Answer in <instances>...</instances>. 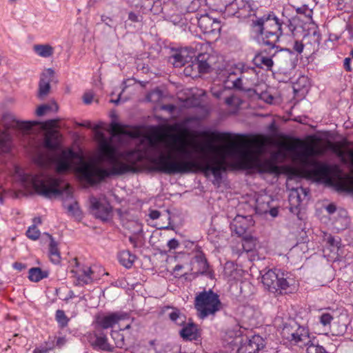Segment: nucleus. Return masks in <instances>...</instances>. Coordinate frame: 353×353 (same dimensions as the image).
<instances>
[{
  "mask_svg": "<svg viewBox=\"0 0 353 353\" xmlns=\"http://www.w3.org/2000/svg\"><path fill=\"white\" fill-rule=\"evenodd\" d=\"M201 135L210 139L201 148V150L211 154H217L222 149L224 155L221 159L214 157L203 163L192 160V152L185 147L184 138L178 137H174L172 143L164 142L163 148L168 150L177 152L182 157L181 160L174 159L170 152L167 153L163 152L156 142H150L151 147L158 153L157 156L149 158V161L153 165L151 170L169 175L201 172L206 177H209L212 174L214 180L219 182L222 179V172L226 171L225 159V157H228L234 160L236 166L240 169L253 170L261 174L276 175L281 174L280 167L273 161L261 160L254 154L252 151L248 148V141L244 139V135L237 134L236 137L239 138L238 143L232 141L223 148L214 144V141H229L233 138L232 134L203 131Z\"/></svg>",
  "mask_w": 353,
  "mask_h": 353,
  "instance_id": "f257e3e1",
  "label": "nucleus"
},
{
  "mask_svg": "<svg viewBox=\"0 0 353 353\" xmlns=\"http://www.w3.org/2000/svg\"><path fill=\"white\" fill-rule=\"evenodd\" d=\"M99 150L102 158L112 165V168L108 170L96 165L85 164L78 171L81 179L91 186L100 183L112 175L135 172L137 164L144 159L143 152L139 150L119 152L111 139H103Z\"/></svg>",
  "mask_w": 353,
  "mask_h": 353,
  "instance_id": "f03ea898",
  "label": "nucleus"
},
{
  "mask_svg": "<svg viewBox=\"0 0 353 353\" xmlns=\"http://www.w3.org/2000/svg\"><path fill=\"white\" fill-rule=\"evenodd\" d=\"M284 21L279 19L274 12H270L262 17L251 21L252 32L257 37L259 42L265 46L277 49L276 43L283 34Z\"/></svg>",
  "mask_w": 353,
  "mask_h": 353,
  "instance_id": "7ed1b4c3",
  "label": "nucleus"
},
{
  "mask_svg": "<svg viewBox=\"0 0 353 353\" xmlns=\"http://www.w3.org/2000/svg\"><path fill=\"white\" fill-rule=\"evenodd\" d=\"M30 180L34 191L41 196L50 199L53 196H60L66 192L71 194L70 186L67 185L61 188V180L41 170L39 173L30 174L27 176Z\"/></svg>",
  "mask_w": 353,
  "mask_h": 353,
  "instance_id": "20e7f679",
  "label": "nucleus"
},
{
  "mask_svg": "<svg viewBox=\"0 0 353 353\" xmlns=\"http://www.w3.org/2000/svg\"><path fill=\"white\" fill-rule=\"evenodd\" d=\"M281 334L284 339L300 347H306L312 339L308 328L300 325L293 319L284 323Z\"/></svg>",
  "mask_w": 353,
  "mask_h": 353,
  "instance_id": "39448f33",
  "label": "nucleus"
},
{
  "mask_svg": "<svg viewBox=\"0 0 353 353\" xmlns=\"http://www.w3.org/2000/svg\"><path fill=\"white\" fill-rule=\"evenodd\" d=\"M194 305L199 313V317L202 319L210 315H214L222 308L219 296L212 290H204L197 294Z\"/></svg>",
  "mask_w": 353,
  "mask_h": 353,
  "instance_id": "423d86ee",
  "label": "nucleus"
},
{
  "mask_svg": "<svg viewBox=\"0 0 353 353\" xmlns=\"http://www.w3.org/2000/svg\"><path fill=\"white\" fill-rule=\"evenodd\" d=\"M292 281L288 273L278 269L269 270L262 276L264 287L274 294H282L283 290H286L292 285L290 282Z\"/></svg>",
  "mask_w": 353,
  "mask_h": 353,
  "instance_id": "0eeeda50",
  "label": "nucleus"
},
{
  "mask_svg": "<svg viewBox=\"0 0 353 353\" xmlns=\"http://www.w3.org/2000/svg\"><path fill=\"white\" fill-rule=\"evenodd\" d=\"M304 165L307 167V174L310 178L316 181L330 183L332 176L338 168L327 163L315 159H305Z\"/></svg>",
  "mask_w": 353,
  "mask_h": 353,
  "instance_id": "6e6552de",
  "label": "nucleus"
},
{
  "mask_svg": "<svg viewBox=\"0 0 353 353\" xmlns=\"http://www.w3.org/2000/svg\"><path fill=\"white\" fill-rule=\"evenodd\" d=\"M214 57L209 53H200L191 63L184 69V73L187 76L196 77L200 73H208L212 67Z\"/></svg>",
  "mask_w": 353,
  "mask_h": 353,
  "instance_id": "1a4fd4ad",
  "label": "nucleus"
},
{
  "mask_svg": "<svg viewBox=\"0 0 353 353\" xmlns=\"http://www.w3.org/2000/svg\"><path fill=\"white\" fill-rule=\"evenodd\" d=\"M268 48L261 50L258 52L253 59L254 64L261 69L267 71H271L274 65L272 58L276 56L279 52H292L290 49L281 48L278 46L277 49L272 50V46H267Z\"/></svg>",
  "mask_w": 353,
  "mask_h": 353,
  "instance_id": "9d476101",
  "label": "nucleus"
},
{
  "mask_svg": "<svg viewBox=\"0 0 353 353\" xmlns=\"http://www.w3.org/2000/svg\"><path fill=\"white\" fill-rule=\"evenodd\" d=\"M129 319L130 314L123 311L98 314L95 317L96 329L112 328L119 321Z\"/></svg>",
  "mask_w": 353,
  "mask_h": 353,
  "instance_id": "9b49d317",
  "label": "nucleus"
},
{
  "mask_svg": "<svg viewBox=\"0 0 353 353\" xmlns=\"http://www.w3.org/2000/svg\"><path fill=\"white\" fill-rule=\"evenodd\" d=\"M73 261L75 266L77 268V270H71L72 276L75 279L74 283L76 285L81 286L92 283L94 278L93 276L94 272L91 268L87 266L81 267L77 258H74Z\"/></svg>",
  "mask_w": 353,
  "mask_h": 353,
  "instance_id": "f8f14e48",
  "label": "nucleus"
},
{
  "mask_svg": "<svg viewBox=\"0 0 353 353\" xmlns=\"http://www.w3.org/2000/svg\"><path fill=\"white\" fill-rule=\"evenodd\" d=\"M57 123V120L50 119L44 123L45 127L50 128L46 132L43 141L44 147L48 150H55L59 148L60 145L61 134L59 132L52 129L56 127Z\"/></svg>",
  "mask_w": 353,
  "mask_h": 353,
  "instance_id": "ddd939ff",
  "label": "nucleus"
},
{
  "mask_svg": "<svg viewBox=\"0 0 353 353\" xmlns=\"http://www.w3.org/2000/svg\"><path fill=\"white\" fill-rule=\"evenodd\" d=\"M199 28L205 34L216 35L221 31L219 21L210 17L208 14L196 17Z\"/></svg>",
  "mask_w": 353,
  "mask_h": 353,
  "instance_id": "4468645a",
  "label": "nucleus"
},
{
  "mask_svg": "<svg viewBox=\"0 0 353 353\" xmlns=\"http://www.w3.org/2000/svg\"><path fill=\"white\" fill-rule=\"evenodd\" d=\"M77 157V154L72 149L63 150L55 161L56 172L63 174L72 169V160Z\"/></svg>",
  "mask_w": 353,
  "mask_h": 353,
  "instance_id": "2eb2a0df",
  "label": "nucleus"
},
{
  "mask_svg": "<svg viewBox=\"0 0 353 353\" xmlns=\"http://www.w3.org/2000/svg\"><path fill=\"white\" fill-rule=\"evenodd\" d=\"M89 201L90 210L96 218L103 221L109 219L112 212V207L109 203H102L94 196H90Z\"/></svg>",
  "mask_w": 353,
  "mask_h": 353,
  "instance_id": "dca6fc26",
  "label": "nucleus"
},
{
  "mask_svg": "<svg viewBox=\"0 0 353 353\" xmlns=\"http://www.w3.org/2000/svg\"><path fill=\"white\" fill-rule=\"evenodd\" d=\"M194 52L190 49L182 48L173 51L172 55L169 57V62H170L175 68H181L184 66L186 63L191 62Z\"/></svg>",
  "mask_w": 353,
  "mask_h": 353,
  "instance_id": "f3484780",
  "label": "nucleus"
},
{
  "mask_svg": "<svg viewBox=\"0 0 353 353\" xmlns=\"http://www.w3.org/2000/svg\"><path fill=\"white\" fill-rule=\"evenodd\" d=\"M182 326V329L179 331V335L184 341H201V331L198 325L191 321L185 322Z\"/></svg>",
  "mask_w": 353,
  "mask_h": 353,
  "instance_id": "a211bd4d",
  "label": "nucleus"
},
{
  "mask_svg": "<svg viewBox=\"0 0 353 353\" xmlns=\"http://www.w3.org/2000/svg\"><path fill=\"white\" fill-rule=\"evenodd\" d=\"M236 69L239 71V76L244 81L245 85L249 88V86L256 85L258 74L254 68L241 64Z\"/></svg>",
  "mask_w": 353,
  "mask_h": 353,
  "instance_id": "6ab92c4d",
  "label": "nucleus"
},
{
  "mask_svg": "<svg viewBox=\"0 0 353 353\" xmlns=\"http://www.w3.org/2000/svg\"><path fill=\"white\" fill-rule=\"evenodd\" d=\"M230 228L237 235L243 236L248 229L247 217L240 215L236 216L231 222Z\"/></svg>",
  "mask_w": 353,
  "mask_h": 353,
  "instance_id": "aec40b11",
  "label": "nucleus"
},
{
  "mask_svg": "<svg viewBox=\"0 0 353 353\" xmlns=\"http://www.w3.org/2000/svg\"><path fill=\"white\" fill-rule=\"evenodd\" d=\"M54 75V70L48 68L46 72L42 74L39 81V96L43 97L48 94L50 89V81Z\"/></svg>",
  "mask_w": 353,
  "mask_h": 353,
  "instance_id": "412c9836",
  "label": "nucleus"
},
{
  "mask_svg": "<svg viewBox=\"0 0 353 353\" xmlns=\"http://www.w3.org/2000/svg\"><path fill=\"white\" fill-rule=\"evenodd\" d=\"M95 336L96 340L94 343L95 347L103 351H113L114 347L108 342V338L103 332L96 329Z\"/></svg>",
  "mask_w": 353,
  "mask_h": 353,
  "instance_id": "4be33fe9",
  "label": "nucleus"
},
{
  "mask_svg": "<svg viewBox=\"0 0 353 353\" xmlns=\"http://www.w3.org/2000/svg\"><path fill=\"white\" fill-rule=\"evenodd\" d=\"M135 259L136 256L129 250H122L118 254L119 263L126 268H130L132 266Z\"/></svg>",
  "mask_w": 353,
  "mask_h": 353,
  "instance_id": "5701e85b",
  "label": "nucleus"
},
{
  "mask_svg": "<svg viewBox=\"0 0 353 353\" xmlns=\"http://www.w3.org/2000/svg\"><path fill=\"white\" fill-rule=\"evenodd\" d=\"M323 154V150L316 148L314 146L307 145L304 148V150L302 152L299 154V157L302 159L303 163L304 164V161L305 159H310V157L321 156Z\"/></svg>",
  "mask_w": 353,
  "mask_h": 353,
  "instance_id": "b1692460",
  "label": "nucleus"
},
{
  "mask_svg": "<svg viewBox=\"0 0 353 353\" xmlns=\"http://www.w3.org/2000/svg\"><path fill=\"white\" fill-rule=\"evenodd\" d=\"M50 239L49 244V254L51 261L54 264H58L61 261V255L58 249L57 243L54 241V238L48 234Z\"/></svg>",
  "mask_w": 353,
  "mask_h": 353,
  "instance_id": "393cba45",
  "label": "nucleus"
},
{
  "mask_svg": "<svg viewBox=\"0 0 353 353\" xmlns=\"http://www.w3.org/2000/svg\"><path fill=\"white\" fill-rule=\"evenodd\" d=\"M33 50L37 55L43 58H48L54 54V48L49 44L34 45Z\"/></svg>",
  "mask_w": 353,
  "mask_h": 353,
  "instance_id": "a878e982",
  "label": "nucleus"
},
{
  "mask_svg": "<svg viewBox=\"0 0 353 353\" xmlns=\"http://www.w3.org/2000/svg\"><path fill=\"white\" fill-rule=\"evenodd\" d=\"M49 272L46 270H42L40 268H32L28 271V279L32 282H39L43 279L47 278Z\"/></svg>",
  "mask_w": 353,
  "mask_h": 353,
  "instance_id": "bb28decb",
  "label": "nucleus"
},
{
  "mask_svg": "<svg viewBox=\"0 0 353 353\" xmlns=\"http://www.w3.org/2000/svg\"><path fill=\"white\" fill-rule=\"evenodd\" d=\"M194 259L199 266L198 272L201 274H206L209 269V263L204 253L201 251L194 256Z\"/></svg>",
  "mask_w": 353,
  "mask_h": 353,
  "instance_id": "cd10ccee",
  "label": "nucleus"
},
{
  "mask_svg": "<svg viewBox=\"0 0 353 353\" xmlns=\"http://www.w3.org/2000/svg\"><path fill=\"white\" fill-rule=\"evenodd\" d=\"M168 316L172 322L179 326H182L186 322L185 315L177 308H172Z\"/></svg>",
  "mask_w": 353,
  "mask_h": 353,
  "instance_id": "c85d7f7f",
  "label": "nucleus"
},
{
  "mask_svg": "<svg viewBox=\"0 0 353 353\" xmlns=\"http://www.w3.org/2000/svg\"><path fill=\"white\" fill-rule=\"evenodd\" d=\"M252 347L256 353H263V349L265 346L264 339L259 335H254L249 340Z\"/></svg>",
  "mask_w": 353,
  "mask_h": 353,
  "instance_id": "c756f323",
  "label": "nucleus"
},
{
  "mask_svg": "<svg viewBox=\"0 0 353 353\" xmlns=\"http://www.w3.org/2000/svg\"><path fill=\"white\" fill-rule=\"evenodd\" d=\"M242 4L241 8H239V10H244L248 12V16H255L256 12L258 9V6L254 3L253 1H249L244 2L243 0H239ZM236 4H239V0H235Z\"/></svg>",
  "mask_w": 353,
  "mask_h": 353,
  "instance_id": "7c9ffc66",
  "label": "nucleus"
},
{
  "mask_svg": "<svg viewBox=\"0 0 353 353\" xmlns=\"http://www.w3.org/2000/svg\"><path fill=\"white\" fill-rule=\"evenodd\" d=\"M334 320V316L329 312H323L319 316V322L321 325L327 331L331 330V324Z\"/></svg>",
  "mask_w": 353,
  "mask_h": 353,
  "instance_id": "2f4dec72",
  "label": "nucleus"
},
{
  "mask_svg": "<svg viewBox=\"0 0 353 353\" xmlns=\"http://www.w3.org/2000/svg\"><path fill=\"white\" fill-rule=\"evenodd\" d=\"M306 347L307 353H329L323 346L319 345V340L315 336H312L311 342Z\"/></svg>",
  "mask_w": 353,
  "mask_h": 353,
  "instance_id": "473e14b6",
  "label": "nucleus"
},
{
  "mask_svg": "<svg viewBox=\"0 0 353 353\" xmlns=\"http://www.w3.org/2000/svg\"><path fill=\"white\" fill-rule=\"evenodd\" d=\"M11 137L6 132L0 134V151L3 153H8L10 150Z\"/></svg>",
  "mask_w": 353,
  "mask_h": 353,
  "instance_id": "72a5a7b5",
  "label": "nucleus"
},
{
  "mask_svg": "<svg viewBox=\"0 0 353 353\" xmlns=\"http://www.w3.org/2000/svg\"><path fill=\"white\" fill-rule=\"evenodd\" d=\"M58 110V105L55 102L51 103L43 104L39 106L37 109L36 113L39 117L43 116L48 112H57Z\"/></svg>",
  "mask_w": 353,
  "mask_h": 353,
  "instance_id": "f704fd0d",
  "label": "nucleus"
},
{
  "mask_svg": "<svg viewBox=\"0 0 353 353\" xmlns=\"http://www.w3.org/2000/svg\"><path fill=\"white\" fill-rule=\"evenodd\" d=\"M232 88L239 91L257 94V91L256 90L251 88H248L246 85H245L244 81L242 80L240 76L232 81Z\"/></svg>",
  "mask_w": 353,
  "mask_h": 353,
  "instance_id": "c9c22d12",
  "label": "nucleus"
},
{
  "mask_svg": "<svg viewBox=\"0 0 353 353\" xmlns=\"http://www.w3.org/2000/svg\"><path fill=\"white\" fill-rule=\"evenodd\" d=\"M55 338H49L45 344L40 345L34 350L33 353H48L55 347Z\"/></svg>",
  "mask_w": 353,
  "mask_h": 353,
  "instance_id": "e433bc0d",
  "label": "nucleus"
},
{
  "mask_svg": "<svg viewBox=\"0 0 353 353\" xmlns=\"http://www.w3.org/2000/svg\"><path fill=\"white\" fill-rule=\"evenodd\" d=\"M55 319L61 327H66L70 321L69 318L65 315L64 311L61 310H57L56 311Z\"/></svg>",
  "mask_w": 353,
  "mask_h": 353,
  "instance_id": "4c0bfd02",
  "label": "nucleus"
},
{
  "mask_svg": "<svg viewBox=\"0 0 353 353\" xmlns=\"http://www.w3.org/2000/svg\"><path fill=\"white\" fill-rule=\"evenodd\" d=\"M255 239L250 235L243 237L242 248L246 252L252 251L255 248Z\"/></svg>",
  "mask_w": 353,
  "mask_h": 353,
  "instance_id": "58836bf2",
  "label": "nucleus"
},
{
  "mask_svg": "<svg viewBox=\"0 0 353 353\" xmlns=\"http://www.w3.org/2000/svg\"><path fill=\"white\" fill-rule=\"evenodd\" d=\"M294 19H288L287 21H284V26H283V34H292L293 37L295 36V30L296 29V26L294 23Z\"/></svg>",
  "mask_w": 353,
  "mask_h": 353,
  "instance_id": "ea45409f",
  "label": "nucleus"
},
{
  "mask_svg": "<svg viewBox=\"0 0 353 353\" xmlns=\"http://www.w3.org/2000/svg\"><path fill=\"white\" fill-rule=\"evenodd\" d=\"M330 148L332 151L335 153L339 158H341L343 163H347V160L345 158V153L342 149V146L339 144H330Z\"/></svg>",
  "mask_w": 353,
  "mask_h": 353,
  "instance_id": "a19ab883",
  "label": "nucleus"
},
{
  "mask_svg": "<svg viewBox=\"0 0 353 353\" xmlns=\"http://www.w3.org/2000/svg\"><path fill=\"white\" fill-rule=\"evenodd\" d=\"M162 96V92L159 89H155L147 94L146 99L148 101L157 103L161 99Z\"/></svg>",
  "mask_w": 353,
  "mask_h": 353,
  "instance_id": "79ce46f5",
  "label": "nucleus"
},
{
  "mask_svg": "<svg viewBox=\"0 0 353 353\" xmlns=\"http://www.w3.org/2000/svg\"><path fill=\"white\" fill-rule=\"evenodd\" d=\"M26 236L30 239L37 240L40 236V231L35 225H32L27 230Z\"/></svg>",
  "mask_w": 353,
  "mask_h": 353,
  "instance_id": "37998d69",
  "label": "nucleus"
},
{
  "mask_svg": "<svg viewBox=\"0 0 353 353\" xmlns=\"http://www.w3.org/2000/svg\"><path fill=\"white\" fill-rule=\"evenodd\" d=\"M291 48H289L292 52H289L290 54H292L293 52H296V54H301L303 52L304 44L302 41L294 39L291 43Z\"/></svg>",
  "mask_w": 353,
  "mask_h": 353,
  "instance_id": "c03bdc74",
  "label": "nucleus"
},
{
  "mask_svg": "<svg viewBox=\"0 0 353 353\" xmlns=\"http://www.w3.org/2000/svg\"><path fill=\"white\" fill-rule=\"evenodd\" d=\"M296 11L298 14H303L307 19H312L313 11L312 9H310L307 6L303 5L299 7L296 9Z\"/></svg>",
  "mask_w": 353,
  "mask_h": 353,
  "instance_id": "a18cd8bd",
  "label": "nucleus"
},
{
  "mask_svg": "<svg viewBox=\"0 0 353 353\" xmlns=\"http://www.w3.org/2000/svg\"><path fill=\"white\" fill-rule=\"evenodd\" d=\"M110 128L112 136H115V133L117 132L122 134H128V132L123 130V126L120 123L117 122H112L110 125Z\"/></svg>",
  "mask_w": 353,
  "mask_h": 353,
  "instance_id": "49530a36",
  "label": "nucleus"
},
{
  "mask_svg": "<svg viewBox=\"0 0 353 353\" xmlns=\"http://www.w3.org/2000/svg\"><path fill=\"white\" fill-rule=\"evenodd\" d=\"M327 243L330 247L338 250L341 245V239L339 237L335 238L334 236L329 235L327 238Z\"/></svg>",
  "mask_w": 353,
  "mask_h": 353,
  "instance_id": "de8ad7c7",
  "label": "nucleus"
},
{
  "mask_svg": "<svg viewBox=\"0 0 353 353\" xmlns=\"http://www.w3.org/2000/svg\"><path fill=\"white\" fill-rule=\"evenodd\" d=\"M168 20L172 22L174 25H180L182 23L183 19L181 14H168L166 16Z\"/></svg>",
  "mask_w": 353,
  "mask_h": 353,
  "instance_id": "09e8293b",
  "label": "nucleus"
},
{
  "mask_svg": "<svg viewBox=\"0 0 353 353\" xmlns=\"http://www.w3.org/2000/svg\"><path fill=\"white\" fill-rule=\"evenodd\" d=\"M256 94L259 95L260 99L263 100L267 103H272L274 99L273 97L267 92H261L260 94L257 92Z\"/></svg>",
  "mask_w": 353,
  "mask_h": 353,
  "instance_id": "8fccbe9b",
  "label": "nucleus"
},
{
  "mask_svg": "<svg viewBox=\"0 0 353 353\" xmlns=\"http://www.w3.org/2000/svg\"><path fill=\"white\" fill-rule=\"evenodd\" d=\"M13 126L21 130H29L31 125L29 122H23L19 121H14Z\"/></svg>",
  "mask_w": 353,
  "mask_h": 353,
  "instance_id": "3c124183",
  "label": "nucleus"
},
{
  "mask_svg": "<svg viewBox=\"0 0 353 353\" xmlns=\"http://www.w3.org/2000/svg\"><path fill=\"white\" fill-rule=\"evenodd\" d=\"M294 199H296V202L299 205L300 203V192L299 189H296L291 192L290 195V202L291 204H292Z\"/></svg>",
  "mask_w": 353,
  "mask_h": 353,
  "instance_id": "603ef678",
  "label": "nucleus"
},
{
  "mask_svg": "<svg viewBox=\"0 0 353 353\" xmlns=\"http://www.w3.org/2000/svg\"><path fill=\"white\" fill-rule=\"evenodd\" d=\"M94 94L92 92H86L83 96V101L85 104H90L92 102Z\"/></svg>",
  "mask_w": 353,
  "mask_h": 353,
  "instance_id": "864d4df0",
  "label": "nucleus"
},
{
  "mask_svg": "<svg viewBox=\"0 0 353 353\" xmlns=\"http://www.w3.org/2000/svg\"><path fill=\"white\" fill-rule=\"evenodd\" d=\"M68 212H72L73 215H78L80 212L77 202L70 204L68 206Z\"/></svg>",
  "mask_w": 353,
  "mask_h": 353,
  "instance_id": "5fc2aeb1",
  "label": "nucleus"
},
{
  "mask_svg": "<svg viewBox=\"0 0 353 353\" xmlns=\"http://www.w3.org/2000/svg\"><path fill=\"white\" fill-rule=\"evenodd\" d=\"M161 216H168V218L170 219V216H169L168 214H161V213L159 211L156 210H152L150 212V217L153 220L157 219L160 218Z\"/></svg>",
  "mask_w": 353,
  "mask_h": 353,
  "instance_id": "6e6d98bb",
  "label": "nucleus"
},
{
  "mask_svg": "<svg viewBox=\"0 0 353 353\" xmlns=\"http://www.w3.org/2000/svg\"><path fill=\"white\" fill-rule=\"evenodd\" d=\"M167 245L169 248L170 250H175L179 247V243L178 240H176V239H172L170 241H168Z\"/></svg>",
  "mask_w": 353,
  "mask_h": 353,
  "instance_id": "4d7b16f0",
  "label": "nucleus"
},
{
  "mask_svg": "<svg viewBox=\"0 0 353 353\" xmlns=\"http://www.w3.org/2000/svg\"><path fill=\"white\" fill-rule=\"evenodd\" d=\"M142 17L135 12H130L128 14V19L132 22H139Z\"/></svg>",
  "mask_w": 353,
  "mask_h": 353,
  "instance_id": "13d9d810",
  "label": "nucleus"
},
{
  "mask_svg": "<svg viewBox=\"0 0 353 353\" xmlns=\"http://www.w3.org/2000/svg\"><path fill=\"white\" fill-rule=\"evenodd\" d=\"M351 61L352 59L350 57L345 58L343 61V67L345 70L347 72H351L352 70V68L351 67Z\"/></svg>",
  "mask_w": 353,
  "mask_h": 353,
  "instance_id": "bf43d9fd",
  "label": "nucleus"
},
{
  "mask_svg": "<svg viewBox=\"0 0 353 353\" xmlns=\"http://www.w3.org/2000/svg\"><path fill=\"white\" fill-rule=\"evenodd\" d=\"M66 343V339L65 337H58L55 340V347H58L59 348L62 347Z\"/></svg>",
  "mask_w": 353,
  "mask_h": 353,
  "instance_id": "052dcab7",
  "label": "nucleus"
},
{
  "mask_svg": "<svg viewBox=\"0 0 353 353\" xmlns=\"http://www.w3.org/2000/svg\"><path fill=\"white\" fill-rule=\"evenodd\" d=\"M223 90L220 88V89H216V88H214L212 90V94L216 99H219L221 97L222 94H223Z\"/></svg>",
  "mask_w": 353,
  "mask_h": 353,
  "instance_id": "680f3d73",
  "label": "nucleus"
},
{
  "mask_svg": "<svg viewBox=\"0 0 353 353\" xmlns=\"http://www.w3.org/2000/svg\"><path fill=\"white\" fill-rule=\"evenodd\" d=\"M175 105L173 104H165L161 105V109L172 113L175 110Z\"/></svg>",
  "mask_w": 353,
  "mask_h": 353,
  "instance_id": "e2e57ef3",
  "label": "nucleus"
},
{
  "mask_svg": "<svg viewBox=\"0 0 353 353\" xmlns=\"http://www.w3.org/2000/svg\"><path fill=\"white\" fill-rule=\"evenodd\" d=\"M13 267L14 269L21 271L22 270L26 268V265L21 263L16 262L13 264Z\"/></svg>",
  "mask_w": 353,
  "mask_h": 353,
  "instance_id": "0e129e2a",
  "label": "nucleus"
},
{
  "mask_svg": "<svg viewBox=\"0 0 353 353\" xmlns=\"http://www.w3.org/2000/svg\"><path fill=\"white\" fill-rule=\"evenodd\" d=\"M326 210L329 214H333L336 210V208L335 205L331 203L326 207Z\"/></svg>",
  "mask_w": 353,
  "mask_h": 353,
  "instance_id": "69168bd1",
  "label": "nucleus"
},
{
  "mask_svg": "<svg viewBox=\"0 0 353 353\" xmlns=\"http://www.w3.org/2000/svg\"><path fill=\"white\" fill-rule=\"evenodd\" d=\"M233 101H234V97H227L225 100V102L227 105H231L233 104Z\"/></svg>",
  "mask_w": 353,
  "mask_h": 353,
  "instance_id": "338daca9",
  "label": "nucleus"
},
{
  "mask_svg": "<svg viewBox=\"0 0 353 353\" xmlns=\"http://www.w3.org/2000/svg\"><path fill=\"white\" fill-rule=\"evenodd\" d=\"M183 268V266L182 265L178 264L176 265H175L173 271H174V272H177L180 271Z\"/></svg>",
  "mask_w": 353,
  "mask_h": 353,
  "instance_id": "774afa93",
  "label": "nucleus"
}]
</instances>
